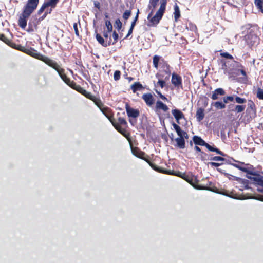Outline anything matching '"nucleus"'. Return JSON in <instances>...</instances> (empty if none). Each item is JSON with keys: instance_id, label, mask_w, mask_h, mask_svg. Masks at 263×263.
<instances>
[{"instance_id": "cd10ccee", "label": "nucleus", "mask_w": 263, "mask_h": 263, "mask_svg": "<svg viewBox=\"0 0 263 263\" xmlns=\"http://www.w3.org/2000/svg\"><path fill=\"white\" fill-rule=\"evenodd\" d=\"M254 4L257 8L263 13V0H255Z\"/></svg>"}, {"instance_id": "473e14b6", "label": "nucleus", "mask_w": 263, "mask_h": 263, "mask_svg": "<svg viewBox=\"0 0 263 263\" xmlns=\"http://www.w3.org/2000/svg\"><path fill=\"white\" fill-rule=\"evenodd\" d=\"M160 60V57L158 56V55H155L153 57V65H154V66L156 68H158V62H159V61Z\"/></svg>"}, {"instance_id": "f8f14e48", "label": "nucleus", "mask_w": 263, "mask_h": 263, "mask_svg": "<svg viewBox=\"0 0 263 263\" xmlns=\"http://www.w3.org/2000/svg\"><path fill=\"white\" fill-rule=\"evenodd\" d=\"M182 178H184L187 182L190 183L195 188L200 189V188H199L197 184V181L196 180V178L194 176L191 177L186 176L185 177H182Z\"/></svg>"}, {"instance_id": "6e6552de", "label": "nucleus", "mask_w": 263, "mask_h": 263, "mask_svg": "<svg viewBox=\"0 0 263 263\" xmlns=\"http://www.w3.org/2000/svg\"><path fill=\"white\" fill-rule=\"evenodd\" d=\"M97 41L103 47H106L111 44V39L110 37L108 40L105 41L104 39L98 33L96 35Z\"/></svg>"}, {"instance_id": "9b49d317", "label": "nucleus", "mask_w": 263, "mask_h": 263, "mask_svg": "<svg viewBox=\"0 0 263 263\" xmlns=\"http://www.w3.org/2000/svg\"><path fill=\"white\" fill-rule=\"evenodd\" d=\"M142 98L148 106H151L154 104V99L151 93H145Z\"/></svg>"}, {"instance_id": "864d4df0", "label": "nucleus", "mask_w": 263, "mask_h": 263, "mask_svg": "<svg viewBox=\"0 0 263 263\" xmlns=\"http://www.w3.org/2000/svg\"><path fill=\"white\" fill-rule=\"evenodd\" d=\"M208 165H210L211 166L218 167L221 165V164L216 162H209Z\"/></svg>"}, {"instance_id": "7c9ffc66", "label": "nucleus", "mask_w": 263, "mask_h": 263, "mask_svg": "<svg viewBox=\"0 0 263 263\" xmlns=\"http://www.w3.org/2000/svg\"><path fill=\"white\" fill-rule=\"evenodd\" d=\"M71 85H70V87L73 88L74 90H76L80 93L82 91L83 88L81 87L80 85H77V84L75 82H72L71 84Z\"/></svg>"}, {"instance_id": "680f3d73", "label": "nucleus", "mask_w": 263, "mask_h": 263, "mask_svg": "<svg viewBox=\"0 0 263 263\" xmlns=\"http://www.w3.org/2000/svg\"><path fill=\"white\" fill-rule=\"evenodd\" d=\"M94 5H95V7L98 8V9H100V3L97 2V1H95L94 2Z\"/></svg>"}, {"instance_id": "e2e57ef3", "label": "nucleus", "mask_w": 263, "mask_h": 263, "mask_svg": "<svg viewBox=\"0 0 263 263\" xmlns=\"http://www.w3.org/2000/svg\"><path fill=\"white\" fill-rule=\"evenodd\" d=\"M182 138L184 139H187L189 138V135L188 134H187L186 132L185 133H183V135H182Z\"/></svg>"}, {"instance_id": "b1692460", "label": "nucleus", "mask_w": 263, "mask_h": 263, "mask_svg": "<svg viewBox=\"0 0 263 263\" xmlns=\"http://www.w3.org/2000/svg\"><path fill=\"white\" fill-rule=\"evenodd\" d=\"M172 125L173 126V127L174 128V129H175L177 135H178L179 137H182V135H183V133H185V131H183L181 129V128L177 124H176V123H172Z\"/></svg>"}, {"instance_id": "4be33fe9", "label": "nucleus", "mask_w": 263, "mask_h": 263, "mask_svg": "<svg viewBox=\"0 0 263 263\" xmlns=\"http://www.w3.org/2000/svg\"><path fill=\"white\" fill-rule=\"evenodd\" d=\"M130 88L134 92H136L137 90H142L143 87L139 82H135L131 85Z\"/></svg>"}, {"instance_id": "20e7f679", "label": "nucleus", "mask_w": 263, "mask_h": 263, "mask_svg": "<svg viewBox=\"0 0 263 263\" xmlns=\"http://www.w3.org/2000/svg\"><path fill=\"white\" fill-rule=\"evenodd\" d=\"M247 177L250 179L252 181L251 183L253 184L257 187V190L258 192L263 193V176L260 175H255L253 177L247 175ZM258 199L263 201V196H260Z\"/></svg>"}, {"instance_id": "58836bf2", "label": "nucleus", "mask_w": 263, "mask_h": 263, "mask_svg": "<svg viewBox=\"0 0 263 263\" xmlns=\"http://www.w3.org/2000/svg\"><path fill=\"white\" fill-rule=\"evenodd\" d=\"M257 97L259 99L263 100V90L258 88L257 91Z\"/></svg>"}, {"instance_id": "dca6fc26", "label": "nucleus", "mask_w": 263, "mask_h": 263, "mask_svg": "<svg viewBox=\"0 0 263 263\" xmlns=\"http://www.w3.org/2000/svg\"><path fill=\"white\" fill-rule=\"evenodd\" d=\"M176 144V146L180 148L183 149L185 148V140L182 137H178L175 139Z\"/></svg>"}, {"instance_id": "a878e982", "label": "nucleus", "mask_w": 263, "mask_h": 263, "mask_svg": "<svg viewBox=\"0 0 263 263\" xmlns=\"http://www.w3.org/2000/svg\"><path fill=\"white\" fill-rule=\"evenodd\" d=\"M174 14L175 20V21H177L178 19L180 16V14L179 8L177 4H175V5L174 6Z\"/></svg>"}, {"instance_id": "2f4dec72", "label": "nucleus", "mask_w": 263, "mask_h": 263, "mask_svg": "<svg viewBox=\"0 0 263 263\" xmlns=\"http://www.w3.org/2000/svg\"><path fill=\"white\" fill-rule=\"evenodd\" d=\"M58 2L59 0H50L46 2L45 4L48 7L50 6L52 8H54Z\"/></svg>"}, {"instance_id": "aec40b11", "label": "nucleus", "mask_w": 263, "mask_h": 263, "mask_svg": "<svg viewBox=\"0 0 263 263\" xmlns=\"http://www.w3.org/2000/svg\"><path fill=\"white\" fill-rule=\"evenodd\" d=\"M196 118L198 122L202 121L204 117V109L202 108H199L196 111Z\"/></svg>"}, {"instance_id": "5fc2aeb1", "label": "nucleus", "mask_w": 263, "mask_h": 263, "mask_svg": "<svg viewBox=\"0 0 263 263\" xmlns=\"http://www.w3.org/2000/svg\"><path fill=\"white\" fill-rule=\"evenodd\" d=\"M217 170L221 173H222L223 174L226 176L229 177V176H231L230 174H229L228 173H227L226 172H224V170H222L221 168H217Z\"/></svg>"}, {"instance_id": "3c124183", "label": "nucleus", "mask_w": 263, "mask_h": 263, "mask_svg": "<svg viewBox=\"0 0 263 263\" xmlns=\"http://www.w3.org/2000/svg\"><path fill=\"white\" fill-rule=\"evenodd\" d=\"M85 97L93 101H95V100L96 98L92 96L90 92H88Z\"/></svg>"}, {"instance_id": "f3484780", "label": "nucleus", "mask_w": 263, "mask_h": 263, "mask_svg": "<svg viewBox=\"0 0 263 263\" xmlns=\"http://www.w3.org/2000/svg\"><path fill=\"white\" fill-rule=\"evenodd\" d=\"M114 127L122 135L126 138H127L129 136V134L127 133L126 130L125 129L122 128L118 123H113Z\"/></svg>"}, {"instance_id": "8fccbe9b", "label": "nucleus", "mask_w": 263, "mask_h": 263, "mask_svg": "<svg viewBox=\"0 0 263 263\" xmlns=\"http://www.w3.org/2000/svg\"><path fill=\"white\" fill-rule=\"evenodd\" d=\"M208 157H208V155L206 153H205L204 152H201V153L200 154V158L202 160H206V159H208Z\"/></svg>"}, {"instance_id": "f257e3e1", "label": "nucleus", "mask_w": 263, "mask_h": 263, "mask_svg": "<svg viewBox=\"0 0 263 263\" xmlns=\"http://www.w3.org/2000/svg\"><path fill=\"white\" fill-rule=\"evenodd\" d=\"M159 1V0H149L148 8L151 10V11L147 16V19L149 21V24H148V26L157 25L162 17L165 12L167 0H161L160 7L155 15L153 16V12L158 5Z\"/></svg>"}, {"instance_id": "052dcab7", "label": "nucleus", "mask_w": 263, "mask_h": 263, "mask_svg": "<svg viewBox=\"0 0 263 263\" xmlns=\"http://www.w3.org/2000/svg\"><path fill=\"white\" fill-rule=\"evenodd\" d=\"M15 48H16L17 49L20 50V51H22L23 52H24V49H26L27 48H25V47L21 46V45H19L18 47H15Z\"/></svg>"}, {"instance_id": "ddd939ff", "label": "nucleus", "mask_w": 263, "mask_h": 263, "mask_svg": "<svg viewBox=\"0 0 263 263\" xmlns=\"http://www.w3.org/2000/svg\"><path fill=\"white\" fill-rule=\"evenodd\" d=\"M37 21L36 19H31L28 23V28L27 31L28 32H33L34 29L37 28Z\"/></svg>"}, {"instance_id": "39448f33", "label": "nucleus", "mask_w": 263, "mask_h": 263, "mask_svg": "<svg viewBox=\"0 0 263 263\" xmlns=\"http://www.w3.org/2000/svg\"><path fill=\"white\" fill-rule=\"evenodd\" d=\"M24 50L25 53L35 58L44 61L46 64H47V60H50L48 58L40 54L37 52V51L35 50L34 49L32 48H27L26 49Z\"/></svg>"}, {"instance_id": "de8ad7c7", "label": "nucleus", "mask_w": 263, "mask_h": 263, "mask_svg": "<svg viewBox=\"0 0 263 263\" xmlns=\"http://www.w3.org/2000/svg\"><path fill=\"white\" fill-rule=\"evenodd\" d=\"M236 105L234 104H231L228 106V109L230 111L234 112Z\"/></svg>"}, {"instance_id": "a18cd8bd", "label": "nucleus", "mask_w": 263, "mask_h": 263, "mask_svg": "<svg viewBox=\"0 0 263 263\" xmlns=\"http://www.w3.org/2000/svg\"><path fill=\"white\" fill-rule=\"evenodd\" d=\"M112 37L114 39V42L111 44L114 45L117 42L119 37L118 34L116 31H114L112 34Z\"/></svg>"}, {"instance_id": "a19ab883", "label": "nucleus", "mask_w": 263, "mask_h": 263, "mask_svg": "<svg viewBox=\"0 0 263 263\" xmlns=\"http://www.w3.org/2000/svg\"><path fill=\"white\" fill-rule=\"evenodd\" d=\"M115 26L118 30L121 29L122 27V23L119 19H117L116 20Z\"/></svg>"}, {"instance_id": "5701e85b", "label": "nucleus", "mask_w": 263, "mask_h": 263, "mask_svg": "<svg viewBox=\"0 0 263 263\" xmlns=\"http://www.w3.org/2000/svg\"><path fill=\"white\" fill-rule=\"evenodd\" d=\"M156 108L157 109H162L164 111H166L168 110V107L164 104L161 101H157L156 103Z\"/></svg>"}, {"instance_id": "13d9d810", "label": "nucleus", "mask_w": 263, "mask_h": 263, "mask_svg": "<svg viewBox=\"0 0 263 263\" xmlns=\"http://www.w3.org/2000/svg\"><path fill=\"white\" fill-rule=\"evenodd\" d=\"M133 28H131L130 27L129 30H128V34H127L126 36L125 37V39H126L133 32Z\"/></svg>"}, {"instance_id": "a211bd4d", "label": "nucleus", "mask_w": 263, "mask_h": 263, "mask_svg": "<svg viewBox=\"0 0 263 263\" xmlns=\"http://www.w3.org/2000/svg\"><path fill=\"white\" fill-rule=\"evenodd\" d=\"M232 177H233L234 180L239 181L241 184H242V186H241V187H243L246 189H249V187L248 185L249 181L248 180L243 179H241L240 178L237 177L235 176H232Z\"/></svg>"}, {"instance_id": "79ce46f5", "label": "nucleus", "mask_w": 263, "mask_h": 263, "mask_svg": "<svg viewBox=\"0 0 263 263\" xmlns=\"http://www.w3.org/2000/svg\"><path fill=\"white\" fill-rule=\"evenodd\" d=\"M0 40L6 44L9 45V40L3 34H0Z\"/></svg>"}, {"instance_id": "6ab92c4d", "label": "nucleus", "mask_w": 263, "mask_h": 263, "mask_svg": "<svg viewBox=\"0 0 263 263\" xmlns=\"http://www.w3.org/2000/svg\"><path fill=\"white\" fill-rule=\"evenodd\" d=\"M193 140L196 145L204 146L206 142L200 137L198 136H194L193 137Z\"/></svg>"}, {"instance_id": "e433bc0d", "label": "nucleus", "mask_w": 263, "mask_h": 263, "mask_svg": "<svg viewBox=\"0 0 263 263\" xmlns=\"http://www.w3.org/2000/svg\"><path fill=\"white\" fill-rule=\"evenodd\" d=\"M236 102L238 104H243L246 102V99L236 96L235 98Z\"/></svg>"}, {"instance_id": "393cba45", "label": "nucleus", "mask_w": 263, "mask_h": 263, "mask_svg": "<svg viewBox=\"0 0 263 263\" xmlns=\"http://www.w3.org/2000/svg\"><path fill=\"white\" fill-rule=\"evenodd\" d=\"M156 77L159 79L157 85H159L162 88H163L165 85V80H162V76L160 73H157Z\"/></svg>"}, {"instance_id": "69168bd1", "label": "nucleus", "mask_w": 263, "mask_h": 263, "mask_svg": "<svg viewBox=\"0 0 263 263\" xmlns=\"http://www.w3.org/2000/svg\"><path fill=\"white\" fill-rule=\"evenodd\" d=\"M87 93H88V92L84 89L81 92V93L84 96H86V95H87Z\"/></svg>"}, {"instance_id": "7ed1b4c3", "label": "nucleus", "mask_w": 263, "mask_h": 263, "mask_svg": "<svg viewBox=\"0 0 263 263\" xmlns=\"http://www.w3.org/2000/svg\"><path fill=\"white\" fill-rule=\"evenodd\" d=\"M47 64L56 70L61 78L65 82V83L70 87L71 83L73 82V81H71L67 77L66 75L64 73V69L61 68L60 65H59L56 62L52 60H47Z\"/></svg>"}, {"instance_id": "774afa93", "label": "nucleus", "mask_w": 263, "mask_h": 263, "mask_svg": "<svg viewBox=\"0 0 263 263\" xmlns=\"http://www.w3.org/2000/svg\"><path fill=\"white\" fill-rule=\"evenodd\" d=\"M136 22H135V21H133V22L132 23L130 27L134 28L136 25Z\"/></svg>"}, {"instance_id": "412c9836", "label": "nucleus", "mask_w": 263, "mask_h": 263, "mask_svg": "<svg viewBox=\"0 0 263 263\" xmlns=\"http://www.w3.org/2000/svg\"><path fill=\"white\" fill-rule=\"evenodd\" d=\"M210 151L216 152L217 154H219L221 156H224L225 155L221 151L216 147H213L208 143H206L204 145Z\"/></svg>"}, {"instance_id": "423d86ee", "label": "nucleus", "mask_w": 263, "mask_h": 263, "mask_svg": "<svg viewBox=\"0 0 263 263\" xmlns=\"http://www.w3.org/2000/svg\"><path fill=\"white\" fill-rule=\"evenodd\" d=\"M125 108L128 117L136 118L139 116L140 112L138 109L131 108L128 104H126Z\"/></svg>"}, {"instance_id": "37998d69", "label": "nucleus", "mask_w": 263, "mask_h": 263, "mask_svg": "<svg viewBox=\"0 0 263 263\" xmlns=\"http://www.w3.org/2000/svg\"><path fill=\"white\" fill-rule=\"evenodd\" d=\"M223 102L224 103H228V101H233L234 97L233 96H227L223 98Z\"/></svg>"}, {"instance_id": "0e129e2a", "label": "nucleus", "mask_w": 263, "mask_h": 263, "mask_svg": "<svg viewBox=\"0 0 263 263\" xmlns=\"http://www.w3.org/2000/svg\"><path fill=\"white\" fill-rule=\"evenodd\" d=\"M87 93H88V92L84 89L81 92V93L84 96H86V95H87Z\"/></svg>"}, {"instance_id": "4c0bfd02", "label": "nucleus", "mask_w": 263, "mask_h": 263, "mask_svg": "<svg viewBox=\"0 0 263 263\" xmlns=\"http://www.w3.org/2000/svg\"><path fill=\"white\" fill-rule=\"evenodd\" d=\"M131 13L132 12L130 10H126L123 14V18L124 20H127L131 15Z\"/></svg>"}, {"instance_id": "603ef678", "label": "nucleus", "mask_w": 263, "mask_h": 263, "mask_svg": "<svg viewBox=\"0 0 263 263\" xmlns=\"http://www.w3.org/2000/svg\"><path fill=\"white\" fill-rule=\"evenodd\" d=\"M73 28L74 29V31H75L76 34L77 35V36H79V31H78V29L77 23H74V24H73Z\"/></svg>"}, {"instance_id": "4468645a", "label": "nucleus", "mask_w": 263, "mask_h": 263, "mask_svg": "<svg viewBox=\"0 0 263 263\" xmlns=\"http://www.w3.org/2000/svg\"><path fill=\"white\" fill-rule=\"evenodd\" d=\"M225 93V91L222 88H217L212 92L211 98L213 100H217L218 99V96H223Z\"/></svg>"}, {"instance_id": "09e8293b", "label": "nucleus", "mask_w": 263, "mask_h": 263, "mask_svg": "<svg viewBox=\"0 0 263 263\" xmlns=\"http://www.w3.org/2000/svg\"><path fill=\"white\" fill-rule=\"evenodd\" d=\"M221 54L222 57H224L228 59H232L233 58V57L231 54H230L229 53H228L227 52H224V53H221Z\"/></svg>"}, {"instance_id": "bf43d9fd", "label": "nucleus", "mask_w": 263, "mask_h": 263, "mask_svg": "<svg viewBox=\"0 0 263 263\" xmlns=\"http://www.w3.org/2000/svg\"><path fill=\"white\" fill-rule=\"evenodd\" d=\"M248 105H249V107L251 108V109H252V110L254 109V107L255 105L252 101H250L249 102Z\"/></svg>"}, {"instance_id": "1a4fd4ad", "label": "nucleus", "mask_w": 263, "mask_h": 263, "mask_svg": "<svg viewBox=\"0 0 263 263\" xmlns=\"http://www.w3.org/2000/svg\"><path fill=\"white\" fill-rule=\"evenodd\" d=\"M233 166L238 168L239 170L247 173L248 174L253 175L252 172L251 171V167H246L244 166H242V165H245L246 166H248L249 164H245L243 162H239L238 164H233Z\"/></svg>"}, {"instance_id": "49530a36", "label": "nucleus", "mask_w": 263, "mask_h": 263, "mask_svg": "<svg viewBox=\"0 0 263 263\" xmlns=\"http://www.w3.org/2000/svg\"><path fill=\"white\" fill-rule=\"evenodd\" d=\"M47 7H48V6L46 5V4H45V3L43 5V6H42V7L39 9V10L38 11V14L39 15H40L41 13H42L43 12V11H44L45 9Z\"/></svg>"}, {"instance_id": "f704fd0d", "label": "nucleus", "mask_w": 263, "mask_h": 263, "mask_svg": "<svg viewBox=\"0 0 263 263\" xmlns=\"http://www.w3.org/2000/svg\"><path fill=\"white\" fill-rule=\"evenodd\" d=\"M105 25L108 32H111L112 31V26L110 21L106 20L105 21Z\"/></svg>"}, {"instance_id": "338daca9", "label": "nucleus", "mask_w": 263, "mask_h": 263, "mask_svg": "<svg viewBox=\"0 0 263 263\" xmlns=\"http://www.w3.org/2000/svg\"><path fill=\"white\" fill-rule=\"evenodd\" d=\"M129 122L130 123V124L132 125H134L136 123V121L135 120L134 121L133 120H131L130 119L129 120Z\"/></svg>"}, {"instance_id": "0eeeda50", "label": "nucleus", "mask_w": 263, "mask_h": 263, "mask_svg": "<svg viewBox=\"0 0 263 263\" xmlns=\"http://www.w3.org/2000/svg\"><path fill=\"white\" fill-rule=\"evenodd\" d=\"M172 83L176 87H181L182 88V79L181 77L176 74L175 73H173L172 74Z\"/></svg>"}, {"instance_id": "c03bdc74", "label": "nucleus", "mask_w": 263, "mask_h": 263, "mask_svg": "<svg viewBox=\"0 0 263 263\" xmlns=\"http://www.w3.org/2000/svg\"><path fill=\"white\" fill-rule=\"evenodd\" d=\"M118 122L120 124L122 125L126 126L127 124L126 121L123 118L119 117L118 118Z\"/></svg>"}, {"instance_id": "c85d7f7f", "label": "nucleus", "mask_w": 263, "mask_h": 263, "mask_svg": "<svg viewBox=\"0 0 263 263\" xmlns=\"http://www.w3.org/2000/svg\"><path fill=\"white\" fill-rule=\"evenodd\" d=\"M246 105H236L235 111L236 113H240L245 110Z\"/></svg>"}, {"instance_id": "6e6d98bb", "label": "nucleus", "mask_w": 263, "mask_h": 263, "mask_svg": "<svg viewBox=\"0 0 263 263\" xmlns=\"http://www.w3.org/2000/svg\"><path fill=\"white\" fill-rule=\"evenodd\" d=\"M156 92L158 93V95L159 96V97L163 100H167V98L164 96H163V95H162L161 93V92L158 91L157 90L156 91Z\"/></svg>"}, {"instance_id": "f03ea898", "label": "nucleus", "mask_w": 263, "mask_h": 263, "mask_svg": "<svg viewBox=\"0 0 263 263\" xmlns=\"http://www.w3.org/2000/svg\"><path fill=\"white\" fill-rule=\"evenodd\" d=\"M39 0H28L25 6L22 14L18 20V25L20 27L25 29L27 25L28 18L36 8Z\"/></svg>"}, {"instance_id": "c9c22d12", "label": "nucleus", "mask_w": 263, "mask_h": 263, "mask_svg": "<svg viewBox=\"0 0 263 263\" xmlns=\"http://www.w3.org/2000/svg\"><path fill=\"white\" fill-rule=\"evenodd\" d=\"M208 159L210 160L217 161H224L225 160V159L224 158L220 157V156H214V157H211V158L208 157Z\"/></svg>"}, {"instance_id": "2eb2a0df", "label": "nucleus", "mask_w": 263, "mask_h": 263, "mask_svg": "<svg viewBox=\"0 0 263 263\" xmlns=\"http://www.w3.org/2000/svg\"><path fill=\"white\" fill-rule=\"evenodd\" d=\"M102 111L104 114V115L108 119V120L110 121L112 125L113 123H116V122H115L114 120V119L113 118V115L111 112V111L109 108H104L102 109Z\"/></svg>"}, {"instance_id": "9d476101", "label": "nucleus", "mask_w": 263, "mask_h": 263, "mask_svg": "<svg viewBox=\"0 0 263 263\" xmlns=\"http://www.w3.org/2000/svg\"><path fill=\"white\" fill-rule=\"evenodd\" d=\"M172 114L174 116L177 123L180 124L179 120L184 118V114L179 109H175L172 110Z\"/></svg>"}, {"instance_id": "c756f323", "label": "nucleus", "mask_w": 263, "mask_h": 263, "mask_svg": "<svg viewBox=\"0 0 263 263\" xmlns=\"http://www.w3.org/2000/svg\"><path fill=\"white\" fill-rule=\"evenodd\" d=\"M164 68V69L163 71L167 74V76L165 77V79L166 80H167L169 79L170 74H171L170 66L168 64L166 63L165 64V67Z\"/></svg>"}, {"instance_id": "bb28decb", "label": "nucleus", "mask_w": 263, "mask_h": 263, "mask_svg": "<svg viewBox=\"0 0 263 263\" xmlns=\"http://www.w3.org/2000/svg\"><path fill=\"white\" fill-rule=\"evenodd\" d=\"M212 105H213L218 109H221L226 108L225 104L221 102H215L212 103Z\"/></svg>"}, {"instance_id": "ea45409f", "label": "nucleus", "mask_w": 263, "mask_h": 263, "mask_svg": "<svg viewBox=\"0 0 263 263\" xmlns=\"http://www.w3.org/2000/svg\"><path fill=\"white\" fill-rule=\"evenodd\" d=\"M121 72L119 70H116L114 72V78L115 81H118L120 78Z\"/></svg>"}, {"instance_id": "72a5a7b5", "label": "nucleus", "mask_w": 263, "mask_h": 263, "mask_svg": "<svg viewBox=\"0 0 263 263\" xmlns=\"http://www.w3.org/2000/svg\"><path fill=\"white\" fill-rule=\"evenodd\" d=\"M151 166L155 170H156L159 172L165 173V174H171L170 171H167V170H163V169H160V168H158L157 166H156L154 165H151Z\"/></svg>"}, {"instance_id": "4d7b16f0", "label": "nucleus", "mask_w": 263, "mask_h": 263, "mask_svg": "<svg viewBox=\"0 0 263 263\" xmlns=\"http://www.w3.org/2000/svg\"><path fill=\"white\" fill-rule=\"evenodd\" d=\"M108 33L109 32H108V31H104V33H103V36L105 38L106 41V40H108V38L109 37Z\"/></svg>"}]
</instances>
